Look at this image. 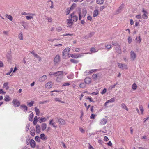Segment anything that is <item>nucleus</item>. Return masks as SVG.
Instances as JSON below:
<instances>
[{
  "mask_svg": "<svg viewBox=\"0 0 149 149\" xmlns=\"http://www.w3.org/2000/svg\"><path fill=\"white\" fill-rule=\"evenodd\" d=\"M86 10L85 8H83L82 10L81 13H79V20H81L82 17H84L86 14Z\"/></svg>",
  "mask_w": 149,
  "mask_h": 149,
  "instance_id": "nucleus-1",
  "label": "nucleus"
},
{
  "mask_svg": "<svg viewBox=\"0 0 149 149\" xmlns=\"http://www.w3.org/2000/svg\"><path fill=\"white\" fill-rule=\"evenodd\" d=\"M59 72H61V73H59V74H57L58 76L56 78V81L57 82H61L63 78V72L61 71H59Z\"/></svg>",
  "mask_w": 149,
  "mask_h": 149,
  "instance_id": "nucleus-2",
  "label": "nucleus"
},
{
  "mask_svg": "<svg viewBox=\"0 0 149 149\" xmlns=\"http://www.w3.org/2000/svg\"><path fill=\"white\" fill-rule=\"evenodd\" d=\"M56 120L59 124L62 125H63L65 124V121L62 119L56 117L55 118Z\"/></svg>",
  "mask_w": 149,
  "mask_h": 149,
  "instance_id": "nucleus-3",
  "label": "nucleus"
},
{
  "mask_svg": "<svg viewBox=\"0 0 149 149\" xmlns=\"http://www.w3.org/2000/svg\"><path fill=\"white\" fill-rule=\"evenodd\" d=\"M12 103L13 105L15 107H19L20 104L19 102L17 99H13L12 101Z\"/></svg>",
  "mask_w": 149,
  "mask_h": 149,
  "instance_id": "nucleus-4",
  "label": "nucleus"
},
{
  "mask_svg": "<svg viewBox=\"0 0 149 149\" xmlns=\"http://www.w3.org/2000/svg\"><path fill=\"white\" fill-rule=\"evenodd\" d=\"M60 61V56L59 55H57L55 57L54 60V62L55 65L58 63Z\"/></svg>",
  "mask_w": 149,
  "mask_h": 149,
  "instance_id": "nucleus-5",
  "label": "nucleus"
},
{
  "mask_svg": "<svg viewBox=\"0 0 149 149\" xmlns=\"http://www.w3.org/2000/svg\"><path fill=\"white\" fill-rule=\"evenodd\" d=\"M130 57L131 60L132 61L135 60L136 58V55L134 51H131L130 53Z\"/></svg>",
  "mask_w": 149,
  "mask_h": 149,
  "instance_id": "nucleus-6",
  "label": "nucleus"
},
{
  "mask_svg": "<svg viewBox=\"0 0 149 149\" xmlns=\"http://www.w3.org/2000/svg\"><path fill=\"white\" fill-rule=\"evenodd\" d=\"M117 65L119 67L120 69L123 70V69H127V66L125 64H123L121 63H117Z\"/></svg>",
  "mask_w": 149,
  "mask_h": 149,
  "instance_id": "nucleus-7",
  "label": "nucleus"
},
{
  "mask_svg": "<svg viewBox=\"0 0 149 149\" xmlns=\"http://www.w3.org/2000/svg\"><path fill=\"white\" fill-rule=\"evenodd\" d=\"M70 56L69 57H71L73 58H78L81 57L83 55L80 54H70Z\"/></svg>",
  "mask_w": 149,
  "mask_h": 149,
  "instance_id": "nucleus-8",
  "label": "nucleus"
},
{
  "mask_svg": "<svg viewBox=\"0 0 149 149\" xmlns=\"http://www.w3.org/2000/svg\"><path fill=\"white\" fill-rule=\"evenodd\" d=\"M70 49L67 47L64 49L63 51V56H64L66 54L68 55V52L70 51Z\"/></svg>",
  "mask_w": 149,
  "mask_h": 149,
  "instance_id": "nucleus-9",
  "label": "nucleus"
},
{
  "mask_svg": "<svg viewBox=\"0 0 149 149\" xmlns=\"http://www.w3.org/2000/svg\"><path fill=\"white\" fill-rule=\"evenodd\" d=\"M84 82L86 84H89L91 82V79L89 77H86L84 80Z\"/></svg>",
  "mask_w": 149,
  "mask_h": 149,
  "instance_id": "nucleus-10",
  "label": "nucleus"
},
{
  "mask_svg": "<svg viewBox=\"0 0 149 149\" xmlns=\"http://www.w3.org/2000/svg\"><path fill=\"white\" fill-rule=\"evenodd\" d=\"M70 17L71 19H72V20L73 22H76L78 20V17L76 15H74L72 14H71L70 15Z\"/></svg>",
  "mask_w": 149,
  "mask_h": 149,
  "instance_id": "nucleus-11",
  "label": "nucleus"
},
{
  "mask_svg": "<svg viewBox=\"0 0 149 149\" xmlns=\"http://www.w3.org/2000/svg\"><path fill=\"white\" fill-rule=\"evenodd\" d=\"M107 119L103 118L101 119L100 121V125H104L107 123Z\"/></svg>",
  "mask_w": 149,
  "mask_h": 149,
  "instance_id": "nucleus-12",
  "label": "nucleus"
},
{
  "mask_svg": "<svg viewBox=\"0 0 149 149\" xmlns=\"http://www.w3.org/2000/svg\"><path fill=\"white\" fill-rule=\"evenodd\" d=\"M47 77L46 75H44L40 77L39 79V81L40 82H43L47 79Z\"/></svg>",
  "mask_w": 149,
  "mask_h": 149,
  "instance_id": "nucleus-13",
  "label": "nucleus"
},
{
  "mask_svg": "<svg viewBox=\"0 0 149 149\" xmlns=\"http://www.w3.org/2000/svg\"><path fill=\"white\" fill-rule=\"evenodd\" d=\"M115 49L116 51L118 53V54H120L121 52V48L120 47L119 45H117V46H116L115 48Z\"/></svg>",
  "mask_w": 149,
  "mask_h": 149,
  "instance_id": "nucleus-14",
  "label": "nucleus"
},
{
  "mask_svg": "<svg viewBox=\"0 0 149 149\" xmlns=\"http://www.w3.org/2000/svg\"><path fill=\"white\" fill-rule=\"evenodd\" d=\"M30 143L31 146L32 148H35L36 146V144L35 141L34 140H31L30 141Z\"/></svg>",
  "mask_w": 149,
  "mask_h": 149,
  "instance_id": "nucleus-15",
  "label": "nucleus"
},
{
  "mask_svg": "<svg viewBox=\"0 0 149 149\" xmlns=\"http://www.w3.org/2000/svg\"><path fill=\"white\" fill-rule=\"evenodd\" d=\"M52 86V83L51 82H49L46 83L45 86L46 88H51Z\"/></svg>",
  "mask_w": 149,
  "mask_h": 149,
  "instance_id": "nucleus-16",
  "label": "nucleus"
},
{
  "mask_svg": "<svg viewBox=\"0 0 149 149\" xmlns=\"http://www.w3.org/2000/svg\"><path fill=\"white\" fill-rule=\"evenodd\" d=\"M40 138L43 141L46 140L47 139V137L44 133L40 135Z\"/></svg>",
  "mask_w": 149,
  "mask_h": 149,
  "instance_id": "nucleus-17",
  "label": "nucleus"
},
{
  "mask_svg": "<svg viewBox=\"0 0 149 149\" xmlns=\"http://www.w3.org/2000/svg\"><path fill=\"white\" fill-rule=\"evenodd\" d=\"M20 107L25 111H27L28 107L24 105H21Z\"/></svg>",
  "mask_w": 149,
  "mask_h": 149,
  "instance_id": "nucleus-18",
  "label": "nucleus"
},
{
  "mask_svg": "<svg viewBox=\"0 0 149 149\" xmlns=\"http://www.w3.org/2000/svg\"><path fill=\"white\" fill-rule=\"evenodd\" d=\"M55 123L53 122V120H50L49 124L52 125L53 127L54 128L57 127V126L55 125Z\"/></svg>",
  "mask_w": 149,
  "mask_h": 149,
  "instance_id": "nucleus-19",
  "label": "nucleus"
},
{
  "mask_svg": "<svg viewBox=\"0 0 149 149\" xmlns=\"http://www.w3.org/2000/svg\"><path fill=\"white\" fill-rule=\"evenodd\" d=\"M36 132L38 133H39L40 132V128L39 125L37 124L36 125Z\"/></svg>",
  "mask_w": 149,
  "mask_h": 149,
  "instance_id": "nucleus-20",
  "label": "nucleus"
},
{
  "mask_svg": "<svg viewBox=\"0 0 149 149\" xmlns=\"http://www.w3.org/2000/svg\"><path fill=\"white\" fill-rule=\"evenodd\" d=\"M86 85L85 82H82L80 83L79 86L81 88H84L86 87Z\"/></svg>",
  "mask_w": 149,
  "mask_h": 149,
  "instance_id": "nucleus-21",
  "label": "nucleus"
},
{
  "mask_svg": "<svg viewBox=\"0 0 149 149\" xmlns=\"http://www.w3.org/2000/svg\"><path fill=\"white\" fill-rule=\"evenodd\" d=\"M34 114L33 112H31V113L29 115V119L30 121H32V119L33 117Z\"/></svg>",
  "mask_w": 149,
  "mask_h": 149,
  "instance_id": "nucleus-22",
  "label": "nucleus"
},
{
  "mask_svg": "<svg viewBox=\"0 0 149 149\" xmlns=\"http://www.w3.org/2000/svg\"><path fill=\"white\" fill-rule=\"evenodd\" d=\"M22 25L24 29H27L28 24L25 22L23 21L22 23Z\"/></svg>",
  "mask_w": 149,
  "mask_h": 149,
  "instance_id": "nucleus-23",
  "label": "nucleus"
},
{
  "mask_svg": "<svg viewBox=\"0 0 149 149\" xmlns=\"http://www.w3.org/2000/svg\"><path fill=\"white\" fill-rule=\"evenodd\" d=\"M124 5L123 4H122L120 6L117 10V12H118V13H120L121 12L122 9L124 8Z\"/></svg>",
  "mask_w": 149,
  "mask_h": 149,
  "instance_id": "nucleus-24",
  "label": "nucleus"
},
{
  "mask_svg": "<svg viewBox=\"0 0 149 149\" xmlns=\"http://www.w3.org/2000/svg\"><path fill=\"white\" fill-rule=\"evenodd\" d=\"M67 22L68 25L70 24L71 25H72L73 23L72 19L70 18L67 19Z\"/></svg>",
  "mask_w": 149,
  "mask_h": 149,
  "instance_id": "nucleus-25",
  "label": "nucleus"
},
{
  "mask_svg": "<svg viewBox=\"0 0 149 149\" xmlns=\"http://www.w3.org/2000/svg\"><path fill=\"white\" fill-rule=\"evenodd\" d=\"M35 111L36 115L38 116L40 113L39 109L37 107H35Z\"/></svg>",
  "mask_w": 149,
  "mask_h": 149,
  "instance_id": "nucleus-26",
  "label": "nucleus"
},
{
  "mask_svg": "<svg viewBox=\"0 0 149 149\" xmlns=\"http://www.w3.org/2000/svg\"><path fill=\"white\" fill-rule=\"evenodd\" d=\"M8 83L6 82L4 83L3 86V87L5 88L6 90L8 89L9 88V86H8Z\"/></svg>",
  "mask_w": 149,
  "mask_h": 149,
  "instance_id": "nucleus-27",
  "label": "nucleus"
},
{
  "mask_svg": "<svg viewBox=\"0 0 149 149\" xmlns=\"http://www.w3.org/2000/svg\"><path fill=\"white\" fill-rule=\"evenodd\" d=\"M59 73H61V72H59V71H57L56 72H51L49 73V75L50 76L53 75L55 74H59Z\"/></svg>",
  "mask_w": 149,
  "mask_h": 149,
  "instance_id": "nucleus-28",
  "label": "nucleus"
},
{
  "mask_svg": "<svg viewBox=\"0 0 149 149\" xmlns=\"http://www.w3.org/2000/svg\"><path fill=\"white\" fill-rule=\"evenodd\" d=\"M11 100L10 98L8 95H6L5 97L4 100L6 102H8Z\"/></svg>",
  "mask_w": 149,
  "mask_h": 149,
  "instance_id": "nucleus-29",
  "label": "nucleus"
},
{
  "mask_svg": "<svg viewBox=\"0 0 149 149\" xmlns=\"http://www.w3.org/2000/svg\"><path fill=\"white\" fill-rule=\"evenodd\" d=\"M70 61L71 63L75 64H76L79 62L78 60L73 59H71Z\"/></svg>",
  "mask_w": 149,
  "mask_h": 149,
  "instance_id": "nucleus-30",
  "label": "nucleus"
},
{
  "mask_svg": "<svg viewBox=\"0 0 149 149\" xmlns=\"http://www.w3.org/2000/svg\"><path fill=\"white\" fill-rule=\"evenodd\" d=\"M67 77L70 79H72L74 78V75L72 74H70L67 76Z\"/></svg>",
  "mask_w": 149,
  "mask_h": 149,
  "instance_id": "nucleus-31",
  "label": "nucleus"
},
{
  "mask_svg": "<svg viewBox=\"0 0 149 149\" xmlns=\"http://www.w3.org/2000/svg\"><path fill=\"white\" fill-rule=\"evenodd\" d=\"M42 131L44 130H45L47 127V125L46 123H43L42 125Z\"/></svg>",
  "mask_w": 149,
  "mask_h": 149,
  "instance_id": "nucleus-32",
  "label": "nucleus"
},
{
  "mask_svg": "<svg viewBox=\"0 0 149 149\" xmlns=\"http://www.w3.org/2000/svg\"><path fill=\"white\" fill-rule=\"evenodd\" d=\"M98 11L97 10H94L93 14V16L94 17H95L97 16V15H98Z\"/></svg>",
  "mask_w": 149,
  "mask_h": 149,
  "instance_id": "nucleus-33",
  "label": "nucleus"
},
{
  "mask_svg": "<svg viewBox=\"0 0 149 149\" xmlns=\"http://www.w3.org/2000/svg\"><path fill=\"white\" fill-rule=\"evenodd\" d=\"M118 84V83L117 82L114 85H111L109 87V90H112L113 88H114L115 87V86L116 85H117Z\"/></svg>",
  "mask_w": 149,
  "mask_h": 149,
  "instance_id": "nucleus-34",
  "label": "nucleus"
},
{
  "mask_svg": "<svg viewBox=\"0 0 149 149\" xmlns=\"http://www.w3.org/2000/svg\"><path fill=\"white\" fill-rule=\"evenodd\" d=\"M35 139L36 141L38 142H40V137H39L37 136H35Z\"/></svg>",
  "mask_w": 149,
  "mask_h": 149,
  "instance_id": "nucleus-35",
  "label": "nucleus"
},
{
  "mask_svg": "<svg viewBox=\"0 0 149 149\" xmlns=\"http://www.w3.org/2000/svg\"><path fill=\"white\" fill-rule=\"evenodd\" d=\"M35 133V132L34 130H30V134L31 136H34Z\"/></svg>",
  "mask_w": 149,
  "mask_h": 149,
  "instance_id": "nucleus-36",
  "label": "nucleus"
},
{
  "mask_svg": "<svg viewBox=\"0 0 149 149\" xmlns=\"http://www.w3.org/2000/svg\"><path fill=\"white\" fill-rule=\"evenodd\" d=\"M47 119L45 118H42L41 119H40V120H39V122L40 123H41L43 122H45L46 121Z\"/></svg>",
  "mask_w": 149,
  "mask_h": 149,
  "instance_id": "nucleus-37",
  "label": "nucleus"
},
{
  "mask_svg": "<svg viewBox=\"0 0 149 149\" xmlns=\"http://www.w3.org/2000/svg\"><path fill=\"white\" fill-rule=\"evenodd\" d=\"M96 2L97 4H102L103 3V0H96Z\"/></svg>",
  "mask_w": 149,
  "mask_h": 149,
  "instance_id": "nucleus-38",
  "label": "nucleus"
},
{
  "mask_svg": "<svg viewBox=\"0 0 149 149\" xmlns=\"http://www.w3.org/2000/svg\"><path fill=\"white\" fill-rule=\"evenodd\" d=\"M54 100L56 101H58L59 102H60L62 103H64V102L63 101H62L60 100V99L58 98H54Z\"/></svg>",
  "mask_w": 149,
  "mask_h": 149,
  "instance_id": "nucleus-39",
  "label": "nucleus"
},
{
  "mask_svg": "<svg viewBox=\"0 0 149 149\" xmlns=\"http://www.w3.org/2000/svg\"><path fill=\"white\" fill-rule=\"evenodd\" d=\"M137 87L135 83H134L132 86V89L134 90H135L137 88Z\"/></svg>",
  "mask_w": 149,
  "mask_h": 149,
  "instance_id": "nucleus-40",
  "label": "nucleus"
},
{
  "mask_svg": "<svg viewBox=\"0 0 149 149\" xmlns=\"http://www.w3.org/2000/svg\"><path fill=\"white\" fill-rule=\"evenodd\" d=\"M107 101L109 103H112L115 101V99L114 98H112Z\"/></svg>",
  "mask_w": 149,
  "mask_h": 149,
  "instance_id": "nucleus-41",
  "label": "nucleus"
},
{
  "mask_svg": "<svg viewBox=\"0 0 149 149\" xmlns=\"http://www.w3.org/2000/svg\"><path fill=\"white\" fill-rule=\"evenodd\" d=\"M135 40L139 42V43H140L141 40V38H140V36H139V37H136L135 38Z\"/></svg>",
  "mask_w": 149,
  "mask_h": 149,
  "instance_id": "nucleus-42",
  "label": "nucleus"
},
{
  "mask_svg": "<svg viewBox=\"0 0 149 149\" xmlns=\"http://www.w3.org/2000/svg\"><path fill=\"white\" fill-rule=\"evenodd\" d=\"M18 37L19 39L22 40L23 39V35L22 32H21L18 35Z\"/></svg>",
  "mask_w": 149,
  "mask_h": 149,
  "instance_id": "nucleus-43",
  "label": "nucleus"
},
{
  "mask_svg": "<svg viewBox=\"0 0 149 149\" xmlns=\"http://www.w3.org/2000/svg\"><path fill=\"white\" fill-rule=\"evenodd\" d=\"M121 107L125 109L127 111L128 110V109L127 108L126 106L124 103H123L121 104Z\"/></svg>",
  "mask_w": 149,
  "mask_h": 149,
  "instance_id": "nucleus-44",
  "label": "nucleus"
},
{
  "mask_svg": "<svg viewBox=\"0 0 149 149\" xmlns=\"http://www.w3.org/2000/svg\"><path fill=\"white\" fill-rule=\"evenodd\" d=\"M6 17L10 20L12 21V20L13 18L11 15L8 14H6Z\"/></svg>",
  "mask_w": 149,
  "mask_h": 149,
  "instance_id": "nucleus-45",
  "label": "nucleus"
},
{
  "mask_svg": "<svg viewBox=\"0 0 149 149\" xmlns=\"http://www.w3.org/2000/svg\"><path fill=\"white\" fill-rule=\"evenodd\" d=\"M34 103V101H31L29 103H28L27 105L29 107H31L32 106H33Z\"/></svg>",
  "mask_w": 149,
  "mask_h": 149,
  "instance_id": "nucleus-46",
  "label": "nucleus"
},
{
  "mask_svg": "<svg viewBox=\"0 0 149 149\" xmlns=\"http://www.w3.org/2000/svg\"><path fill=\"white\" fill-rule=\"evenodd\" d=\"M94 34V32H91L88 35V38H90Z\"/></svg>",
  "mask_w": 149,
  "mask_h": 149,
  "instance_id": "nucleus-47",
  "label": "nucleus"
},
{
  "mask_svg": "<svg viewBox=\"0 0 149 149\" xmlns=\"http://www.w3.org/2000/svg\"><path fill=\"white\" fill-rule=\"evenodd\" d=\"M112 44L114 46H117V45H119V44L115 41H112Z\"/></svg>",
  "mask_w": 149,
  "mask_h": 149,
  "instance_id": "nucleus-48",
  "label": "nucleus"
},
{
  "mask_svg": "<svg viewBox=\"0 0 149 149\" xmlns=\"http://www.w3.org/2000/svg\"><path fill=\"white\" fill-rule=\"evenodd\" d=\"M147 13H144L142 15V17L143 18L147 19L148 18V16H147L146 14Z\"/></svg>",
  "mask_w": 149,
  "mask_h": 149,
  "instance_id": "nucleus-49",
  "label": "nucleus"
},
{
  "mask_svg": "<svg viewBox=\"0 0 149 149\" xmlns=\"http://www.w3.org/2000/svg\"><path fill=\"white\" fill-rule=\"evenodd\" d=\"M140 110L141 112V113L143 114V112L144 111V109L143 108V106L142 105H140L139 106Z\"/></svg>",
  "mask_w": 149,
  "mask_h": 149,
  "instance_id": "nucleus-50",
  "label": "nucleus"
},
{
  "mask_svg": "<svg viewBox=\"0 0 149 149\" xmlns=\"http://www.w3.org/2000/svg\"><path fill=\"white\" fill-rule=\"evenodd\" d=\"M76 4L75 3H73L70 8V10H71L73 9L76 7Z\"/></svg>",
  "mask_w": 149,
  "mask_h": 149,
  "instance_id": "nucleus-51",
  "label": "nucleus"
},
{
  "mask_svg": "<svg viewBox=\"0 0 149 149\" xmlns=\"http://www.w3.org/2000/svg\"><path fill=\"white\" fill-rule=\"evenodd\" d=\"M34 56L35 58H38L39 61H40L41 60V57L39 56L37 54H35Z\"/></svg>",
  "mask_w": 149,
  "mask_h": 149,
  "instance_id": "nucleus-52",
  "label": "nucleus"
},
{
  "mask_svg": "<svg viewBox=\"0 0 149 149\" xmlns=\"http://www.w3.org/2000/svg\"><path fill=\"white\" fill-rule=\"evenodd\" d=\"M90 51L91 52L94 53L97 52V51H96V49L94 47L91 48V49Z\"/></svg>",
  "mask_w": 149,
  "mask_h": 149,
  "instance_id": "nucleus-53",
  "label": "nucleus"
},
{
  "mask_svg": "<svg viewBox=\"0 0 149 149\" xmlns=\"http://www.w3.org/2000/svg\"><path fill=\"white\" fill-rule=\"evenodd\" d=\"M13 68H11L10 70V71H9V72H7L6 74L8 75H10V74L13 71Z\"/></svg>",
  "mask_w": 149,
  "mask_h": 149,
  "instance_id": "nucleus-54",
  "label": "nucleus"
},
{
  "mask_svg": "<svg viewBox=\"0 0 149 149\" xmlns=\"http://www.w3.org/2000/svg\"><path fill=\"white\" fill-rule=\"evenodd\" d=\"M92 77L93 79L96 80L97 77V75L96 74H93L92 75Z\"/></svg>",
  "mask_w": 149,
  "mask_h": 149,
  "instance_id": "nucleus-55",
  "label": "nucleus"
},
{
  "mask_svg": "<svg viewBox=\"0 0 149 149\" xmlns=\"http://www.w3.org/2000/svg\"><path fill=\"white\" fill-rule=\"evenodd\" d=\"M70 85V83L68 82H67L63 84V85L62 86H68Z\"/></svg>",
  "mask_w": 149,
  "mask_h": 149,
  "instance_id": "nucleus-56",
  "label": "nucleus"
},
{
  "mask_svg": "<svg viewBox=\"0 0 149 149\" xmlns=\"http://www.w3.org/2000/svg\"><path fill=\"white\" fill-rule=\"evenodd\" d=\"M132 41V38L130 37H129L128 38V42L129 44L131 43Z\"/></svg>",
  "mask_w": 149,
  "mask_h": 149,
  "instance_id": "nucleus-57",
  "label": "nucleus"
},
{
  "mask_svg": "<svg viewBox=\"0 0 149 149\" xmlns=\"http://www.w3.org/2000/svg\"><path fill=\"white\" fill-rule=\"evenodd\" d=\"M72 2H77L78 1L81 2L83 0H71Z\"/></svg>",
  "mask_w": 149,
  "mask_h": 149,
  "instance_id": "nucleus-58",
  "label": "nucleus"
},
{
  "mask_svg": "<svg viewBox=\"0 0 149 149\" xmlns=\"http://www.w3.org/2000/svg\"><path fill=\"white\" fill-rule=\"evenodd\" d=\"M106 47L107 49H109L111 47V44H109L106 45Z\"/></svg>",
  "mask_w": 149,
  "mask_h": 149,
  "instance_id": "nucleus-59",
  "label": "nucleus"
},
{
  "mask_svg": "<svg viewBox=\"0 0 149 149\" xmlns=\"http://www.w3.org/2000/svg\"><path fill=\"white\" fill-rule=\"evenodd\" d=\"M107 91V89L106 88H104L101 92V94H104Z\"/></svg>",
  "mask_w": 149,
  "mask_h": 149,
  "instance_id": "nucleus-60",
  "label": "nucleus"
},
{
  "mask_svg": "<svg viewBox=\"0 0 149 149\" xmlns=\"http://www.w3.org/2000/svg\"><path fill=\"white\" fill-rule=\"evenodd\" d=\"M95 115L94 114H92L90 117V118L91 119H94L95 118Z\"/></svg>",
  "mask_w": 149,
  "mask_h": 149,
  "instance_id": "nucleus-61",
  "label": "nucleus"
},
{
  "mask_svg": "<svg viewBox=\"0 0 149 149\" xmlns=\"http://www.w3.org/2000/svg\"><path fill=\"white\" fill-rule=\"evenodd\" d=\"M26 17L27 20H30L31 19L33 18V17L30 16H26Z\"/></svg>",
  "mask_w": 149,
  "mask_h": 149,
  "instance_id": "nucleus-62",
  "label": "nucleus"
},
{
  "mask_svg": "<svg viewBox=\"0 0 149 149\" xmlns=\"http://www.w3.org/2000/svg\"><path fill=\"white\" fill-rule=\"evenodd\" d=\"M30 125L29 124H27L26 127V131H28L29 130Z\"/></svg>",
  "mask_w": 149,
  "mask_h": 149,
  "instance_id": "nucleus-63",
  "label": "nucleus"
},
{
  "mask_svg": "<svg viewBox=\"0 0 149 149\" xmlns=\"http://www.w3.org/2000/svg\"><path fill=\"white\" fill-rule=\"evenodd\" d=\"M136 17L137 18V19H141V15H136Z\"/></svg>",
  "mask_w": 149,
  "mask_h": 149,
  "instance_id": "nucleus-64",
  "label": "nucleus"
}]
</instances>
